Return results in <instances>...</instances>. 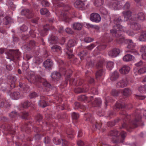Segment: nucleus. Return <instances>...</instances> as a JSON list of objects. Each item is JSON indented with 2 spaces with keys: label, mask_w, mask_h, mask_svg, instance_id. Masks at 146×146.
I'll use <instances>...</instances> for the list:
<instances>
[{
  "label": "nucleus",
  "mask_w": 146,
  "mask_h": 146,
  "mask_svg": "<svg viewBox=\"0 0 146 146\" xmlns=\"http://www.w3.org/2000/svg\"><path fill=\"white\" fill-rule=\"evenodd\" d=\"M122 21V19L121 17H119L115 19L114 20V23L116 25L113 27V29L110 30V33H112L113 36H115L116 37H119L116 40L119 43H121L124 41V38L123 36H119V35L117 34V31L116 29H117L118 31H122L123 30L122 26L118 24L120 22Z\"/></svg>",
  "instance_id": "f257e3e1"
},
{
  "label": "nucleus",
  "mask_w": 146,
  "mask_h": 146,
  "mask_svg": "<svg viewBox=\"0 0 146 146\" xmlns=\"http://www.w3.org/2000/svg\"><path fill=\"white\" fill-rule=\"evenodd\" d=\"M19 54V51L18 50H9L7 53V58L10 59V61L13 60L15 55H18Z\"/></svg>",
  "instance_id": "f03ea898"
},
{
  "label": "nucleus",
  "mask_w": 146,
  "mask_h": 146,
  "mask_svg": "<svg viewBox=\"0 0 146 146\" xmlns=\"http://www.w3.org/2000/svg\"><path fill=\"white\" fill-rule=\"evenodd\" d=\"M90 19L92 22L98 23L100 21L101 17L98 13H94L90 14Z\"/></svg>",
  "instance_id": "7ed1b4c3"
},
{
  "label": "nucleus",
  "mask_w": 146,
  "mask_h": 146,
  "mask_svg": "<svg viewBox=\"0 0 146 146\" xmlns=\"http://www.w3.org/2000/svg\"><path fill=\"white\" fill-rule=\"evenodd\" d=\"M35 80L36 82H42L43 85L47 88H50L51 87L50 84L48 83L47 81H44V80L42 79L40 76H36L35 77Z\"/></svg>",
  "instance_id": "20e7f679"
},
{
  "label": "nucleus",
  "mask_w": 146,
  "mask_h": 146,
  "mask_svg": "<svg viewBox=\"0 0 146 146\" xmlns=\"http://www.w3.org/2000/svg\"><path fill=\"white\" fill-rule=\"evenodd\" d=\"M130 70V68L128 65H124L119 69V71L121 74H128Z\"/></svg>",
  "instance_id": "39448f33"
},
{
  "label": "nucleus",
  "mask_w": 146,
  "mask_h": 146,
  "mask_svg": "<svg viewBox=\"0 0 146 146\" xmlns=\"http://www.w3.org/2000/svg\"><path fill=\"white\" fill-rule=\"evenodd\" d=\"M128 84V82L126 79L122 80L116 84V86L117 88H123L126 86Z\"/></svg>",
  "instance_id": "423d86ee"
},
{
  "label": "nucleus",
  "mask_w": 146,
  "mask_h": 146,
  "mask_svg": "<svg viewBox=\"0 0 146 146\" xmlns=\"http://www.w3.org/2000/svg\"><path fill=\"white\" fill-rule=\"evenodd\" d=\"M53 64L52 62L49 59L46 60L43 63L44 66L46 69H50L52 66Z\"/></svg>",
  "instance_id": "0eeeda50"
},
{
  "label": "nucleus",
  "mask_w": 146,
  "mask_h": 146,
  "mask_svg": "<svg viewBox=\"0 0 146 146\" xmlns=\"http://www.w3.org/2000/svg\"><path fill=\"white\" fill-rule=\"evenodd\" d=\"M120 53V50L118 49H114L109 52L108 54L111 57H116Z\"/></svg>",
  "instance_id": "6e6552de"
},
{
  "label": "nucleus",
  "mask_w": 146,
  "mask_h": 146,
  "mask_svg": "<svg viewBox=\"0 0 146 146\" xmlns=\"http://www.w3.org/2000/svg\"><path fill=\"white\" fill-rule=\"evenodd\" d=\"M133 19L135 21L139 20H143L145 19V15L142 12H140L137 14H135L133 17Z\"/></svg>",
  "instance_id": "1a4fd4ad"
},
{
  "label": "nucleus",
  "mask_w": 146,
  "mask_h": 146,
  "mask_svg": "<svg viewBox=\"0 0 146 146\" xmlns=\"http://www.w3.org/2000/svg\"><path fill=\"white\" fill-rule=\"evenodd\" d=\"M76 42L73 39H70L68 42L67 44V49L70 52H72V50H69L68 48L72 47L75 45Z\"/></svg>",
  "instance_id": "9d476101"
},
{
  "label": "nucleus",
  "mask_w": 146,
  "mask_h": 146,
  "mask_svg": "<svg viewBox=\"0 0 146 146\" xmlns=\"http://www.w3.org/2000/svg\"><path fill=\"white\" fill-rule=\"evenodd\" d=\"M10 96L12 98L15 100H17L21 96L20 93L18 92H14L11 93Z\"/></svg>",
  "instance_id": "9b49d317"
},
{
  "label": "nucleus",
  "mask_w": 146,
  "mask_h": 146,
  "mask_svg": "<svg viewBox=\"0 0 146 146\" xmlns=\"http://www.w3.org/2000/svg\"><path fill=\"white\" fill-rule=\"evenodd\" d=\"M119 77V74L118 72L115 71L111 74L110 79L111 80L115 81Z\"/></svg>",
  "instance_id": "f8f14e48"
},
{
  "label": "nucleus",
  "mask_w": 146,
  "mask_h": 146,
  "mask_svg": "<svg viewBox=\"0 0 146 146\" xmlns=\"http://www.w3.org/2000/svg\"><path fill=\"white\" fill-rule=\"evenodd\" d=\"M123 16L125 18L124 21H127L130 18L131 16V13L130 11H124L122 13Z\"/></svg>",
  "instance_id": "ddd939ff"
},
{
  "label": "nucleus",
  "mask_w": 146,
  "mask_h": 146,
  "mask_svg": "<svg viewBox=\"0 0 146 146\" xmlns=\"http://www.w3.org/2000/svg\"><path fill=\"white\" fill-rule=\"evenodd\" d=\"M88 88L85 86H84L82 89H81V88L75 89L74 90V92L75 93L78 94L83 92H86L88 91Z\"/></svg>",
  "instance_id": "4468645a"
},
{
  "label": "nucleus",
  "mask_w": 146,
  "mask_h": 146,
  "mask_svg": "<svg viewBox=\"0 0 146 146\" xmlns=\"http://www.w3.org/2000/svg\"><path fill=\"white\" fill-rule=\"evenodd\" d=\"M44 97L42 96L40 97V100L38 104L40 107L44 108L47 106V104L44 100Z\"/></svg>",
  "instance_id": "2eb2a0df"
},
{
  "label": "nucleus",
  "mask_w": 146,
  "mask_h": 146,
  "mask_svg": "<svg viewBox=\"0 0 146 146\" xmlns=\"http://www.w3.org/2000/svg\"><path fill=\"white\" fill-rule=\"evenodd\" d=\"M74 6L77 8H80L84 7V4L83 2L81 0H77L74 3Z\"/></svg>",
  "instance_id": "dca6fc26"
},
{
  "label": "nucleus",
  "mask_w": 146,
  "mask_h": 146,
  "mask_svg": "<svg viewBox=\"0 0 146 146\" xmlns=\"http://www.w3.org/2000/svg\"><path fill=\"white\" fill-rule=\"evenodd\" d=\"M72 26L73 29L76 30H80L82 27V25L81 23H74Z\"/></svg>",
  "instance_id": "f3484780"
},
{
  "label": "nucleus",
  "mask_w": 146,
  "mask_h": 146,
  "mask_svg": "<svg viewBox=\"0 0 146 146\" xmlns=\"http://www.w3.org/2000/svg\"><path fill=\"white\" fill-rule=\"evenodd\" d=\"M121 92L125 96H128L131 92V90L128 88H126L123 90H121Z\"/></svg>",
  "instance_id": "a211bd4d"
},
{
  "label": "nucleus",
  "mask_w": 146,
  "mask_h": 146,
  "mask_svg": "<svg viewBox=\"0 0 146 146\" xmlns=\"http://www.w3.org/2000/svg\"><path fill=\"white\" fill-rule=\"evenodd\" d=\"M131 27L135 30H138L141 28V25L135 23H131Z\"/></svg>",
  "instance_id": "6ab92c4d"
},
{
  "label": "nucleus",
  "mask_w": 146,
  "mask_h": 146,
  "mask_svg": "<svg viewBox=\"0 0 146 146\" xmlns=\"http://www.w3.org/2000/svg\"><path fill=\"white\" fill-rule=\"evenodd\" d=\"M133 59V56L129 54L125 55L123 58V60L125 61L128 62L132 60Z\"/></svg>",
  "instance_id": "aec40b11"
},
{
  "label": "nucleus",
  "mask_w": 146,
  "mask_h": 146,
  "mask_svg": "<svg viewBox=\"0 0 146 146\" xmlns=\"http://www.w3.org/2000/svg\"><path fill=\"white\" fill-rule=\"evenodd\" d=\"M51 77L54 79L57 80L60 78L61 75L58 72H54L52 74Z\"/></svg>",
  "instance_id": "412c9836"
},
{
  "label": "nucleus",
  "mask_w": 146,
  "mask_h": 146,
  "mask_svg": "<svg viewBox=\"0 0 146 146\" xmlns=\"http://www.w3.org/2000/svg\"><path fill=\"white\" fill-rule=\"evenodd\" d=\"M50 43L51 44L56 43L58 41V38L53 35H52L50 36Z\"/></svg>",
  "instance_id": "4be33fe9"
},
{
  "label": "nucleus",
  "mask_w": 146,
  "mask_h": 146,
  "mask_svg": "<svg viewBox=\"0 0 146 146\" xmlns=\"http://www.w3.org/2000/svg\"><path fill=\"white\" fill-rule=\"evenodd\" d=\"M128 45L127 46L128 48L131 49V50L133 49L135 46V44L133 43L131 40H128Z\"/></svg>",
  "instance_id": "5701e85b"
},
{
  "label": "nucleus",
  "mask_w": 146,
  "mask_h": 146,
  "mask_svg": "<svg viewBox=\"0 0 146 146\" xmlns=\"http://www.w3.org/2000/svg\"><path fill=\"white\" fill-rule=\"evenodd\" d=\"M84 117L86 118V120L89 121L90 122L92 123L94 120L93 117L90 114H85Z\"/></svg>",
  "instance_id": "b1692460"
},
{
  "label": "nucleus",
  "mask_w": 146,
  "mask_h": 146,
  "mask_svg": "<svg viewBox=\"0 0 146 146\" xmlns=\"http://www.w3.org/2000/svg\"><path fill=\"white\" fill-rule=\"evenodd\" d=\"M93 104L95 106H100L101 104V100L98 98L95 99Z\"/></svg>",
  "instance_id": "393cba45"
},
{
  "label": "nucleus",
  "mask_w": 146,
  "mask_h": 146,
  "mask_svg": "<svg viewBox=\"0 0 146 146\" xmlns=\"http://www.w3.org/2000/svg\"><path fill=\"white\" fill-rule=\"evenodd\" d=\"M32 12L31 11H30L28 9H25L21 11V14L23 15H31Z\"/></svg>",
  "instance_id": "a878e982"
},
{
  "label": "nucleus",
  "mask_w": 146,
  "mask_h": 146,
  "mask_svg": "<svg viewBox=\"0 0 146 146\" xmlns=\"http://www.w3.org/2000/svg\"><path fill=\"white\" fill-rule=\"evenodd\" d=\"M114 63L112 61H108L107 63V68L109 70H111L114 66Z\"/></svg>",
  "instance_id": "bb28decb"
},
{
  "label": "nucleus",
  "mask_w": 146,
  "mask_h": 146,
  "mask_svg": "<svg viewBox=\"0 0 146 146\" xmlns=\"http://www.w3.org/2000/svg\"><path fill=\"white\" fill-rule=\"evenodd\" d=\"M103 3V0H95L94 4L96 6L98 7L101 6Z\"/></svg>",
  "instance_id": "cd10ccee"
},
{
  "label": "nucleus",
  "mask_w": 146,
  "mask_h": 146,
  "mask_svg": "<svg viewBox=\"0 0 146 146\" xmlns=\"http://www.w3.org/2000/svg\"><path fill=\"white\" fill-rule=\"evenodd\" d=\"M116 108H123L125 107V104L123 102H117L115 105Z\"/></svg>",
  "instance_id": "c85d7f7f"
},
{
  "label": "nucleus",
  "mask_w": 146,
  "mask_h": 146,
  "mask_svg": "<svg viewBox=\"0 0 146 146\" xmlns=\"http://www.w3.org/2000/svg\"><path fill=\"white\" fill-rule=\"evenodd\" d=\"M141 52L142 53V56L143 58L145 59L144 58V56L146 55V46L142 47L141 49Z\"/></svg>",
  "instance_id": "c756f323"
},
{
  "label": "nucleus",
  "mask_w": 146,
  "mask_h": 146,
  "mask_svg": "<svg viewBox=\"0 0 146 146\" xmlns=\"http://www.w3.org/2000/svg\"><path fill=\"white\" fill-rule=\"evenodd\" d=\"M51 49L53 51H58L61 50V47L59 46L56 45L53 46Z\"/></svg>",
  "instance_id": "7c9ffc66"
},
{
  "label": "nucleus",
  "mask_w": 146,
  "mask_h": 146,
  "mask_svg": "<svg viewBox=\"0 0 146 146\" xmlns=\"http://www.w3.org/2000/svg\"><path fill=\"white\" fill-rule=\"evenodd\" d=\"M139 39L141 41H145L146 40V33H143L140 36Z\"/></svg>",
  "instance_id": "2f4dec72"
},
{
  "label": "nucleus",
  "mask_w": 146,
  "mask_h": 146,
  "mask_svg": "<svg viewBox=\"0 0 146 146\" xmlns=\"http://www.w3.org/2000/svg\"><path fill=\"white\" fill-rule=\"evenodd\" d=\"M0 105L1 106H4L7 108L10 107L11 106L10 104H9L6 100L3 102H2Z\"/></svg>",
  "instance_id": "473e14b6"
},
{
  "label": "nucleus",
  "mask_w": 146,
  "mask_h": 146,
  "mask_svg": "<svg viewBox=\"0 0 146 146\" xmlns=\"http://www.w3.org/2000/svg\"><path fill=\"white\" fill-rule=\"evenodd\" d=\"M88 54L86 50H84L81 52L79 55L80 56L81 59H82V57L86 56Z\"/></svg>",
  "instance_id": "72a5a7b5"
},
{
  "label": "nucleus",
  "mask_w": 146,
  "mask_h": 146,
  "mask_svg": "<svg viewBox=\"0 0 146 146\" xmlns=\"http://www.w3.org/2000/svg\"><path fill=\"white\" fill-rule=\"evenodd\" d=\"M139 90L141 93L146 92V85H144L140 87L139 88Z\"/></svg>",
  "instance_id": "f704fd0d"
},
{
  "label": "nucleus",
  "mask_w": 146,
  "mask_h": 146,
  "mask_svg": "<svg viewBox=\"0 0 146 146\" xmlns=\"http://www.w3.org/2000/svg\"><path fill=\"white\" fill-rule=\"evenodd\" d=\"M120 92H121V90H113L112 91L111 94L112 95L114 96H117Z\"/></svg>",
  "instance_id": "c9c22d12"
},
{
  "label": "nucleus",
  "mask_w": 146,
  "mask_h": 146,
  "mask_svg": "<svg viewBox=\"0 0 146 146\" xmlns=\"http://www.w3.org/2000/svg\"><path fill=\"white\" fill-rule=\"evenodd\" d=\"M48 10L45 8H42L40 10V13L42 15L47 14L48 13Z\"/></svg>",
  "instance_id": "e433bc0d"
},
{
  "label": "nucleus",
  "mask_w": 146,
  "mask_h": 146,
  "mask_svg": "<svg viewBox=\"0 0 146 146\" xmlns=\"http://www.w3.org/2000/svg\"><path fill=\"white\" fill-rule=\"evenodd\" d=\"M139 115H137L135 116V121H133L132 122V124L134 126V127H135L137 126V124L136 122L139 121Z\"/></svg>",
  "instance_id": "4c0bfd02"
},
{
  "label": "nucleus",
  "mask_w": 146,
  "mask_h": 146,
  "mask_svg": "<svg viewBox=\"0 0 146 146\" xmlns=\"http://www.w3.org/2000/svg\"><path fill=\"white\" fill-rule=\"evenodd\" d=\"M72 119H78L79 117V114L74 112L72 113Z\"/></svg>",
  "instance_id": "58836bf2"
},
{
  "label": "nucleus",
  "mask_w": 146,
  "mask_h": 146,
  "mask_svg": "<svg viewBox=\"0 0 146 146\" xmlns=\"http://www.w3.org/2000/svg\"><path fill=\"white\" fill-rule=\"evenodd\" d=\"M35 43L34 41L31 40L29 41L27 46L29 47L32 48L35 46Z\"/></svg>",
  "instance_id": "ea45409f"
},
{
  "label": "nucleus",
  "mask_w": 146,
  "mask_h": 146,
  "mask_svg": "<svg viewBox=\"0 0 146 146\" xmlns=\"http://www.w3.org/2000/svg\"><path fill=\"white\" fill-rule=\"evenodd\" d=\"M120 134L121 138V142L123 143V140L126 136V133L124 131H122L120 133Z\"/></svg>",
  "instance_id": "a19ab883"
},
{
  "label": "nucleus",
  "mask_w": 146,
  "mask_h": 146,
  "mask_svg": "<svg viewBox=\"0 0 146 146\" xmlns=\"http://www.w3.org/2000/svg\"><path fill=\"white\" fill-rule=\"evenodd\" d=\"M61 70L62 71L63 73L64 74L67 75H68V74H70L72 72L71 70H67L64 68H61Z\"/></svg>",
  "instance_id": "79ce46f5"
},
{
  "label": "nucleus",
  "mask_w": 146,
  "mask_h": 146,
  "mask_svg": "<svg viewBox=\"0 0 146 146\" xmlns=\"http://www.w3.org/2000/svg\"><path fill=\"white\" fill-rule=\"evenodd\" d=\"M146 72V67H144L139 69L138 70V72L141 74Z\"/></svg>",
  "instance_id": "37998d69"
},
{
  "label": "nucleus",
  "mask_w": 146,
  "mask_h": 146,
  "mask_svg": "<svg viewBox=\"0 0 146 146\" xmlns=\"http://www.w3.org/2000/svg\"><path fill=\"white\" fill-rule=\"evenodd\" d=\"M102 72L103 71H102V69L98 71L96 74V78H97L98 77L101 76L102 74Z\"/></svg>",
  "instance_id": "c03bdc74"
},
{
  "label": "nucleus",
  "mask_w": 146,
  "mask_h": 146,
  "mask_svg": "<svg viewBox=\"0 0 146 146\" xmlns=\"http://www.w3.org/2000/svg\"><path fill=\"white\" fill-rule=\"evenodd\" d=\"M110 135L115 137L117 136V132L116 130L111 131L110 133Z\"/></svg>",
  "instance_id": "a18cd8bd"
},
{
  "label": "nucleus",
  "mask_w": 146,
  "mask_h": 146,
  "mask_svg": "<svg viewBox=\"0 0 146 146\" xmlns=\"http://www.w3.org/2000/svg\"><path fill=\"white\" fill-rule=\"evenodd\" d=\"M94 40L93 38H92L89 37H86L84 40V41L86 42H90L93 41Z\"/></svg>",
  "instance_id": "49530a36"
},
{
  "label": "nucleus",
  "mask_w": 146,
  "mask_h": 146,
  "mask_svg": "<svg viewBox=\"0 0 146 146\" xmlns=\"http://www.w3.org/2000/svg\"><path fill=\"white\" fill-rule=\"evenodd\" d=\"M5 19L6 21L5 22V24L6 25L8 24L11 21V18L8 16H7L5 17Z\"/></svg>",
  "instance_id": "de8ad7c7"
},
{
  "label": "nucleus",
  "mask_w": 146,
  "mask_h": 146,
  "mask_svg": "<svg viewBox=\"0 0 146 146\" xmlns=\"http://www.w3.org/2000/svg\"><path fill=\"white\" fill-rule=\"evenodd\" d=\"M41 4L43 6H48L50 5L47 1L45 0L41 2Z\"/></svg>",
  "instance_id": "09e8293b"
},
{
  "label": "nucleus",
  "mask_w": 146,
  "mask_h": 146,
  "mask_svg": "<svg viewBox=\"0 0 146 146\" xmlns=\"http://www.w3.org/2000/svg\"><path fill=\"white\" fill-rule=\"evenodd\" d=\"M22 106L23 108H26L30 106V103L26 102L23 103Z\"/></svg>",
  "instance_id": "8fccbe9b"
},
{
  "label": "nucleus",
  "mask_w": 146,
  "mask_h": 146,
  "mask_svg": "<svg viewBox=\"0 0 146 146\" xmlns=\"http://www.w3.org/2000/svg\"><path fill=\"white\" fill-rule=\"evenodd\" d=\"M95 46V45L94 44H92L90 45L87 46L86 48L88 50H91Z\"/></svg>",
  "instance_id": "3c124183"
},
{
  "label": "nucleus",
  "mask_w": 146,
  "mask_h": 146,
  "mask_svg": "<svg viewBox=\"0 0 146 146\" xmlns=\"http://www.w3.org/2000/svg\"><path fill=\"white\" fill-rule=\"evenodd\" d=\"M65 31L66 32L69 34H72L74 33L73 31L70 28H67L66 29H65Z\"/></svg>",
  "instance_id": "603ef678"
},
{
  "label": "nucleus",
  "mask_w": 146,
  "mask_h": 146,
  "mask_svg": "<svg viewBox=\"0 0 146 146\" xmlns=\"http://www.w3.org/2000/svg\"><path fill=\"white\" fill-rule=\"evenodd\" d=\"M103 66V62L102 61H100L97 64V66L98 68L102 69V68Z\"/></svg>",
  "instance_id": "864d4df0"
},
{
  "label": "nucleus",
  "mask_w": 146,
  "mask_h": 146,
  "mask_svg": "<svg viewBox=\"0 0 146 146\" xmlns=\"http://www.w3.org/2000/svg\"><path fill=\"white\" fill-rule=\"evenodd\" d=\"M17 115V113L16 111H13L9 114V116L13 118L16 116Z\"/></svg>",
  "instance_id": "5fc2aeb1"
},
{
  "label": "nucleus",
  "mask_w": 146,
  "mask_h": 146,
  "mask_svg": "<svg viewBox=\"0 0 146 146\" xmlns=\"http://www.w3.org/2000/svg\"><path fill=\"white\" fill-rule=\"evenodd\" d=\"M28 29L27 27L25 25H23L21 27L20 29L23 31H27Z\"/></svg>",
  "instance_id": "6e6d98bb"
},
{
  "label": "nucleus",
  "mask_w": 146,
  "mask_h": 146,
  "mask_svg": "<svg viewBox=\"0 0 146 146\" xmlns=\"http://www.w3.org/2000/svg\"><path fill=\"white\" fill-rule=\"evenodd\" d=\"M53 141L54 143L56 145H58L60 144V141L59 139L54 138L53 139Z\"/></svg>",
  "instance_id": "4d7b16f0"
},
{
  "label": "nucleus",
  "mask_w": 146,
  "mask_h": 146,
  "mask_svg": "<svg viewBox=\"0 0 146 146\" xmlns=\"http://www.w3.org/2000/svg\"><path fill=\"white\" fill-rule=\"evenodd\" d=\"M135 96L139 100H143L146 97L145 96H140L137 95H136Z\"/></svg>",
  "instance_id": "13d9d810"
},
{
  "label": "nucleus",
  "mask_w": 146,
  "mask_h": 146,
  "mask_svg": "<svg viewBox=\"0 0 146 146\" xmlns=\"http://www.w3.org/2000/svg\"><path fill=\"white\" fill-rule=\"evenodd\" d=\"M86 97L84 95H82L79 98V99L80 101H84L86 99Z\"/></svg>",
  "instance_id": "bf43d9fd"
},
{
  "label": "nucleus",
  "mask_w": 146,
  "mask_h": 146,
  "mask_svg": "<svg viewBox=\"0 0 146 146\" xmlns=\"http://www.w3.org/2000/svg\"><path fill=\"white\" fill-rule=\"evenodd\" d=\"M30 33L31 36L33 38L35 37L36 36V32L33 30L31 31L30 32Z\"/></svg>",
  "instance_id": "052dcab7"
},
{
  "label": "nucleus",
  "mask_w": 146,
  "mask_h": 146,
  "mask_svg": "<svg viewBox=\"0 0 146 146\" xmlns=\"http://www.w3.org/2000/svg\"><path fill=\"white\" fill-rule=\"evenodd\" d=\"M37 96L36 93L35 92L32 93L29 95L30 97L31 98H32L36 97Z\"/></svg>",
  "instance_id": "680f3d73"
},
{
  "label": "nucleus",
  "mask_w": 146,
  "mask_h": 146,
  "mask_svg": "<svg viewBox=\"0 0 146 146\" xmlns=\"http://www.w3.org/2000/svg\"><path fill=\"white\" fill-rule=\"evenodd\" d=\"M28 115L29 114L28 112H24L23 113V116H22V118L23 119H26Z\"/></svg>",
  "instance_id": "e2e57ef3"
},
{
  "label": "nucleus",
  "mask_w": 146,
  "mask_h": 146,
  "mask_svg": "<svg viewBox=\"0 0 146 146\" xmlns=\"http://www.w3.org/2000/svg\"><path fill=\"white\" fill-rule=\"evenodd\" d=\"M106 46L104 45H100L97 47L98 49L100 50L104 49L106 48Z\"/></svg>",
  "instance_id": "0e129e2a"
},
{
  "label": "nucleus",
  "mask_w": 146,
  "mask_h": 146,
  "mask_svg": "<svg viewBox=\"0 0 146 146\" xmlns=\"http://www.w3.org/2000/svg\"><path fill=\"white\" fill-rule=\"evenodd\" d=\"M36 119L37 121H40L42 119V117L40 114H38L36 117Z\"/></svg>",
  "instance_id": "69168bd1"
},
{
  "label": "nucleus",
  "mask_w": 146,
  "mask_h": 146,
  "mask_svg": "<svg viewBox=\"0 0 146 146\" xmlns=\"http://www.w3.org/2000/svg\"><path fill=\"white\" fill-rule=\"evenodd\" d=\"M10 7L13 10H14L15 8V6L13 4L12 2H10Z\"/></svg>",
  "instance_id": "338daca9"
},
{
  "label": "nucleus",
  "mask_w": 146,
  "mask_h": 146,
  "mask_svg": "<svg viewBox=\"0 0 146 146\" xmlns=\"http://www.w3.org/2000/svg\"><path fill=\"white\" fill-rule=\"evenodd\" d=\"M77 145L79 146H83L84 143L81 140H79L77 142Z\"/></svg>",
  "instance_id": "774afa93"
}]
</instances>
